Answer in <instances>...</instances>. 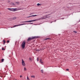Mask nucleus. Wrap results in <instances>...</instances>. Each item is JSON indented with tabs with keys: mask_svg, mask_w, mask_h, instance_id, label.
Returning a JSON list of instances; mask_svg holds the SVG:
<instances>
[{
	"mask_svg": "<svg viewBox=\"0 0 80 80\" xmlns=\"http://www.w3.org/2000/svg\"><path fill=\"white\" fill-rule=\"evenodd\" d=\"M8 10H10V11H12V12H15V11H18V10H21L20 8H8Z\"/></svg>",
	"mask_w": 80,
	"mask_h": 80,
	"instance_id": "1",
	"label": "nucleus"
},
{
	"mask_svg": "<svg viewBox=\"0 0 80 80\" xmlns=\"http://www.w3.org/2000/svg\"><path fill=\"white\" fill-rule=\"evenodd\" d=\"M40 20V19H36L34 20H30V21H24V22H21L22 23H26L27 22H35L36 21H38Z\"/></svg>",
	"mask_w": 80,
	"mask_h": 80,
	"instance_id": "2",
	"label": "nucleus"
},
{
	"mask_svg": "<svg viewBox=\"0 0 80 80\" xmlns=\"http://www.w3.org/2000/svg\"><path fill=\"white\" fill-rule=\"evenodd\" d=\"M26 43V41H23L22 43V45H21V47L22 48H23V49H24V48H25Z\"/></svg>",
	"mask_w": 80,
	"mask_h": 80,
	"instance_id": "3",
	"label": "nucleus"
},
{
	"mask_svg": "<svg viewBox=\"0 0 80 80\" xmlns=\"http://www.w3.org/2000/svg\"><path fill=\"white\" fill-rule=\"evenodd\" d=\"M37 36H34L32 38H29L27 40V41L28 42H29L30 40H33V39H34V38H37Z\"/></svg>",
	"mask_w": 80,
	"mask_h": 80,
	"instance_id": "4",
	"label": "nucleus"
},
{
	"mask_svg": "<svg viewBox=\"0 0 80 80\" xmlns=\"http://www.w3.org/2000/svg\"><path fill=\"white\" fill-rule=\"evenodd\" d=\"M48 15H46L42 17L41 18V19H45V18H48V17H47Z\"/></svg>",
	"mask_w": 80,
	"mask_h": 80,
	"instance_id": "5",
	"label": "nucleus"
},
{
	"mask_svg": "<svg viewBox=\"0 0 80 80\" xmlns=\"http://www.w3.org/2000/svg\"><path fill=\"white\" fill-rule=\"evenodd\" d=\"M26 25V23L22 24H18V25H16L13 26V27H18V26H21V25Z\"/></svg>",
	"mask_w": 80,
	"mask_h": 80,
	"instance_id": "6",
	"label": "nucleus"
},
{
	"mask_svg": "<svg viewBox=\"0 0 80 80\" xmlns=\"http://www.w3.org/2000/svg\"><path fill=\"white\" fill-rule=\"evenodd\" d=\"M22 66H23V67H25V61H23V59H22Z\"/></svg>",
	"mask_w": 80,
	"mask_h": 80,
	"instance_id": "7",
	"label": "nucleus"
},
{
	"mask_svg": "<svg viewBox=\"0 0 80 80\" xmlns=\"http://www.w3.org/2000/svg\"><path fill=\"white\" fill-rule=\"evenodd\" d=\"M38 15H32V16H30L29 17H28V18H29V17H36Z\"/></svg>",
	"mask_w": 80,
	"mask_h": 80,
	"instance_id": "8",
	"label": "nucleus"
},
{
	"mask_svg": "<svg viewBox=\"0 0 80 80\" xmlns=\"http://www.w3.org/2000/svg\"><path fill=\"white\" fill-rule=\"evenodd\" d=\"M40 62L41 63V64L43 63V61H42V59H40Z\"/></svg>",
	"mask_w": 80,
	"mask_h": 80,
	"instance_id": "9",
	"label": "nucleus"
},
{
	"mask_svg": "<svg viewBox=\"0 0 80 80\" xmlns=\"http://www.w3.org/2000/svg\"><path fill=\"white\" fill-rule=\"evenodd\" d=\"M31 78H35V76L34 75H32L31 76Z\"/></svg>",
	"mask_w": 80,
	"mask_h": 80,
	"instance_id": "10",
	"label": "nucleus"
},
{
	"mask_svg": "<svg viewBox=\"0 0 80 80\" xmlns=\"http://www.w3.org/2000/svg\"><path fill=\"white\" fill-rule=\"evenodd\" d=\"M50 40V38H47L45 39V40Z\"/></svg>",
	"mask_w": 80,
	"mask_h": 80,
	"instance_id": "11",
	"label": "nucleus"
},
{
	"mask_svg": "<svg viewBox=\"0 0 80 80\" xmlns=\"http://www.w3.org/2000/svg\"><path fill=\"white\" fill-rule=\"evenodd\" d=\"M3 42H4L3 45H5V43L6 42L5 41V40H3Z\"/></svg>",
	"mask_w": 80,
	"mask_h": 80,
	"instance_id": "12",
	"label": "nucleus"
},
{
	"mask_svg": "<svg viewBox=\"0 0 80 80\" xmlns=\"http://www.w3.org/2000/svg\"><path fill=\"white\" fill-rule=\"evenodd\" d=\"M27 80H30V79L28 78V76L27 77Z\"/></svg>",
	"mask_w": 80,
	"mask_h": 80,
	"instance_id": "13",
	"label": "nucleus"
},
{
	"mask_svg": "<svg viewBox=\"0 0 80 80\" xmlns=\"http://www.w3.org/2000/svg\"><path fill=\"white\" fill-rule=\"evenodd\" d=\"M17 19V18L16 17H14L12 18L13 20H15V19Z\"/></svg>",
	"mask_w": 80,
	"mask_h": 80,
	"instance_id": "14",
	"label": "nucleus"
},
{
	"mask_svg": "<svg viewBox=\"0 0 80 80\" xmlns=\"http://www.w3.org/2000/svg\"><path fill=\"white\" fill-rule=\"evenodd\" d=\"M11 5H15V4L13 3H11Z\"/></svg>",
	"mask_w": 80,
	"mask_h": 80,
	"instance_id": "15",
	"label": "nucleus"
},
{
	"mask_svg": "<svg viewBox=\"0 0 80 80\" xmlns=\"http://www.w3.org/2000/svg\"><path fill=\"white\" fill-rule=\"evenodd\" d=\"M24 71H27V68H24Z\"/></svg>",
	"mask_w": 80,
	"mask_h": 80,
	"instance_id": "16",
	"label": "nucleus"
},
{
	"mask_svg": "<svg viewBox=\"0 0 80 80\" xmlns=\"http://www.w3.org/2000/svg\"><path fill=\"white\" fill-rule=\"evenodd\" d=\"M2 50H5V48H2Z\"/></svg>",
	"mask_w": 80,
	"mask_h": 80,
	"instance_id": "17",
	"label": "nucleus"
},
{
	"mask_svg": "<svg viewBox=\"0 0 80 80\" xmlns=\"http://www.w3.org/2000/svg\"><path fill=\"white\" fill-rule=\"evenodd\" d=\"M37 6H39V5H41V4H40L38 3L37 4Z\"/></svg>",
	"mask_w": 80,
	"mask_h": 80,
	"instance_id": "18",
	"label": "nucleus"
},
{
	"mask_svg": "<svg viewBox=\"0 0 80 80\" xmlns=\"http://www.w3.org/2000/svg\"><path fill=\"white\" fill-rule=\"evenodd\" d=\"M73 32L74 33H77V32L76 31H73Z\"/></svg>",
	"mask_w": 80,
	"mask_h": 80,
	"instance_id": "19",
	"label": "nucleus"
},
{
	"mask_svg": "<svg viewBox=\"0 0 80 80\" xmlns=\"http://www.w3.org/2000/svg\"><path fill=\"white\" fill-rule=\"evenodd\" d=\"M3 61H4V59H2V62H3Z\"/></svg>",
	"mask_w": 80,
	"mask_h": 80,
	"instance_id": "20",
	"label": "nucleus"
},
{
	"mask_svg": "<svg viewBox=\"0 0 80 80\" xmlns=\"http://www.w3.org/2000/svg\"><path fill=\"white\" fill-rule=\"evenodd\" d=\"M41 72H42V73H43V70H41Z\"/></svg>",
	"mask_w": 80,
	"mask_h": 80,
	"instance_id": "21",
	"label": "nucleus"
},
{
	"mask_svg": "<svg viewBox=\"0 0 80 80\" xmlns=\"http://www.w3.org/2000/svg\"><path fill=\"white\" fill-rule=\"evenodd\" d=\"M36 51H37V52H39V51H40V49H37L36 50Z\"/></svg>",
	"mask_w": 80,
	"mask_h": 80,
	"instance_id": "22",
	"label": "nucleus"
},
{
	"mask_svg": "<svg viewBox=\"0 0 80 80\" xmlns=\"http://www.w3.org/2000/svg\"><path fill=\"white\" fill-rule=\"evenodd\" d=\"M29 60H32V58H29Z\"/></svg>",
	"mask_w": 80,
	"mask_h": 80,
	"instance_id": "23",
	"label": "nucleus"
},
{
	"mask_svg": "<svg viewBox=\"0 0 80 80\" xmlns=\"http://www.w3.org/2000/svg\"><path fill=\"white\" fill-rule=\"evenodd\" d=\"M16 3H17V4H18L19 3V2H16Z\"/></svg>",
	"mask_w": 80,
	"mask_h": 80,
	"instance_id": "24",
	"label": "nucleus"
},
{
	"mask_svg": "<svg viewBox=\"0 0 80 80\" xmlns=\"http://www.w3.org/2000/svg\"><path fill=\"white\" fill-rule=\"evenodd\" d=\"M9 42H10V41L8 40L7 41V43H9Z\"/></svg>",
	"mask_w": 80,
	"mask_h": 80,
	"instance_id": "25",
	"label": "nucleus"
},
{
	"mask_svg": "<svg viewBox=\"0 0 80 80\" xmlns=\"http://www.w3.org/2000/svg\"><path fill=\"white\" fill-rule=\"evenodd\" d=\"M66 70H67V71H68V70H69V69H66Z\"/></svg>",
	"mask_w": 80,
	"mask_h": 80,
	"instance_id": "26",
	"label": "nucleus"
},
{
	"mask_svg": "<svg viewBox=\"0 0 80 80\" xmlns=\"http://www.w3.org/2000/svg\"><path fill=\"white\" fill-rule=\"evenodd\" d=\"M38 58H37V61H38Z\"/></svg>",
	"mask_w": 80,
	"mask_h": 80,
	"instance_id": "27",
	"label": "nucleus"
},
{
	"mask_svg": "<svg viewBox=\"0 0 80 80\" xmlns=\"http://www.w3.org/2000/svg\"><path fill=\"white\" fill-rule=\"evenodd\" d=\"M29 24H33V23H29Z\"/></svg>",
	"mask_w": 80,
	"mask_h": 80,
	"instance_id": "28",
	"label": "nucleus"
},
{
	"mask_svg": "<svg viewBox=\"0 0 80 80\" xmlns=\"http://www.w3.org/2000/svg\"><path fill=\"white\" fill-rule=\"evenodd\" d=\"M20 78H22V76L20 75Z\"/></svg>",
	"mask_w": 80,
	"mask_h": 80,
	"instance_id": "29",
	"label": "nucleus"
},
{
	"mask_svg": "<svg viewBox=\"0 0 80 80\" xmlns=\"http://www.w3.org/2000/svg\"><path fill=\"white\" fill-rule=\"evenodd\" d=\"M10 2V1H9H9H8V2Z\"/></svg>",
	"mask_w": 80,
	"mask_h": 80,
	"instance_id": "30",
	"label": "nucleus"
},
{
	"mask_svg": "<svg viewBox=\"0 0 80 80\" xmlns=\"http://www.w3.org/2000/svg\"><path fill=\"white\" fill-rule=\"evenodd\" d=\"M32 14H33L32 13H31L30 15H32Z\"/></svg>",
	"mask_w": 80,
	"mask_h": 80,
	"instance_id": "31",
	"label": "nucleus"
},
{
	"mask_svg": "<svg viewBox=\"0 0 80 80\" xmlns=\"http://www.w3.org/2000/svg\"><path fill=\"white\" fill-rule=\"evenodd\" d=\"M25 1H26V0H24Z\"/></svg>",
	"mask_w": 80,
	"mask_h": 80,
	"instance_id": "32",
	"label": "nucleus"
},
{
	"mask_svg": "<svg viewBox=\"0 0 80 80\" xmlns=\"http://www.w3.org/2000/svg\"><path fill=\"white\" fill-rule=\"evenodd\" d=\"M11 28H13V27H11Z\"/></svg>",
	"mask_w": 80,
	"mask_h": 80,
	"instance_id": "33",
	"label": "nucleus"
}]
</instances>
